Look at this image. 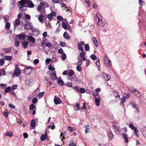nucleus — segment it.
Returning <instances> with one entry per match:
<instances>
[{"mask_svg":"<svg viewBox=\"0 0 146 146\" xmlns=\"http://www.w3.org/2000/svg\"><path fill=\"white\" fill-rule=\"evenodd\" d=\"M42 8L41 7V5H38V7L37 8V11H38L39 12H40V13H41V12H40L41 9H42Z\"/></svg>","mask_w":146,"mask_h":146,"instance_id":"52","label":"nucleus"},{"mask_svg":"<svg viewBox=\"0 0 146 146\" xmlns=\"http://www.w3.org/2000/svg\"><path fill=\"white\" fill-rule=\"evenodd\" d=\"M141 131L143 135L146 137V127L145 126L142 127L141 129Z\"/></svg>","mask_w":146,"mask_h":146,"instance_id":"12","label":"nucleus"},{"mask_svg":"<svg viewBox=\"0 0 146 146\" xmlns=\"http://www.w3.org/2000/svg\"><path fill=\"white\" fill-rule=\"evenodd\" d=\"M71 80L75 82H78V78L76 76H74L72 77L71 79Z\"/></svg>","mask_w":146,"mask_h":146,"instance_id":"30","label":"nucleus"},{"mask_svg":"<svg viewBox=\"0 0 146 146\" xmlns=\"http://www.w3.org/2000/svg\"><path fill=\"white\" fill-rule=\"evenodd\" d=\"M53 125H52L48 126V128H50L52 130L54 129L55 128V127L54 126V123H53Z\"/></svg>","mask_w":146,"mask_h":146,"instance_id":"51","label":"nucleus"},{"mask_svg":"<svg viewBox=\"0 0 146 146\" xmlns=\"http://www.w3.org/2000/svg\"><path fill=\"white\" fill-rule=\"evenodd\" d=\"M48 68L49 70L51 71H53L55 69L54 68L52 67V66L51 64L49 65Z\"/></svg>","mask_w":146,"mask_h":146,"instance_id":"38","label":"nucleus"},{"mask_svg":"<svg viewBox=\"0 0 146 146\" xmlns=\"http://www.w3.org/2000/svg\"><path fill=\"white\" fill-rule=\"evenodd\" d=\"M62 27L65 29H66L68 27L66 24L64 22L62 23Z\"/></svg>","mask_w":146,"mask_h":146,"instance_id":"43","label":"nucleus"},{"mask_svg":"<svg viewBox=\"0 0 146 146\" xmlns=\"http://www.w3.org/2000/svg\"><path fill=\"white\" fill-rule=\"evenodd\" d=\"M30 124L31 127H35V121L34 119H32L31 121Z\"/></svg>","mask_w":146,"mask_h":146,"instance_id":"25","label":"nucleus"},{"mask_svg":"<svg viewBox=\"0 0 146 146\" xmlns=\"http://www.w3.org/2000/svg\"><path fill=\"white\" fill-rule=\"evenodd\" d=\"M129 127L131 129L134 130V129L136 127H134L133 125L132 124H130L129 125Z\"/></svg>","mask_w":146,"mask_h":146,"instance_id":"55","label":"nucleus"},{"mask_svg":"<svg viewBox=\"0 0 146 146\" xmlns=\"http://www.w3.org/2000/svg\"><path fill=\"white\" fill-rule=\"evenodd\" d=\"M74 74V72L72 70H70L68 72V75L69 76H72Z\"/></svg>","mask_w":146,"mask_h":146,"instance_id":"40","label":"nucleus"},{"mask_svg":"<svg viewBox=\"0 0 146 146\" xmlns=\"http://www.w3.org/2000/svg\"><path fill=\"white\" fill-rule=\"evenodd\" d=\"M85 50L86 51H88L90 50V47L89 44H86L84 45Z\"/></svg>","mask_w":146,"mask_h":146,"instance_id":"29","label":"nucleus"},{"mask_svg":"<svg viewBox=\"0 0 146 146\" xmlns=\"http://www.w3.org/2000/svg\"><path fill=\"white\" fill-rule=\"evenodd\" d=\"M28 25H29V30H32L33 29V26L31 23H29Z\"/></svg>","mask_w":146,"mask_h":146,"instance_id":"44","label":"nucleus"},{"mask_svg":"<svg viewBox=\"0 0 146 146\" xmlns=\"http://www.w3.org/2000/svg\"><path fill=\"white\" fill-rule=\"evenodd\" d=\"M47 137V135L42 134L40 136V140L42 141H44Z\"/></svg>","mask_w":146,"mask_h":146,"instance_id":"19","label":"nucleus"},{"mask_svg":"<svg viewBox=\"0 0 146 146\" xmlns=\"http://www.w3.org/2000/svg\"><path fill=\"white\" fill-rule=\"evenodd\" d=\"M56 13L55 12H53L52 13H50L47 15V17L48 19L50 21L52 19L53 17V16H56Z\"/></svg>","mask_w":146,"mask_h":146,"instance_id":"5","label":"nucleus"},{"mask_svg":"<svg viewBox=\"0 0 146 146\" xmlns=\"http://www.w3.org/2000/svg\"><path fill=\"white\" fill-rule=\"evenodd\" d=\"M8 17L7 16H5L4 17V19L5 20V23H7L8 21Z\"/></svg>","mask_w":146,"mask_h":146,"instance_id":"56","label":"nucleus"},{"mask_svg":"<svg viewBox=\"0 0 146 146\" xmlns=\"http://www.w3.org/2000/svg\"><path fill=\"white\" fill-rule=\"evenodd\" d=\"M79 91L80 92V93H84L85 92V89L84 88H80L79 89Z\"/></svg>","mask_w":146,"mask_h":146,"instance_id":"53","label":"nucleus"},{"mask_svg":"<svg viewBox=\"0 0 146 146\" xmlns=\"http://www.w3.org/2000/svg\"><path fill=\"white\" fill-rule=\"evenodd\" d=\"M108 136H109V139L110 140H111L112 139L113 136V135L111 131H109L108 134Z\"/></svg>","mask_w":146,"mask_h":146,"instance_id":"28","label":"nucleus"},{"mask_svg":"<svg viewBox=\"0 0 146 146\" xmlns=\"http://www.w3.org/2000/svg\"><path fill=\"white\" fill-rule=\"evenodd\" d=\"M96 15L98 21H102V17L100 14L98 13L96 14Z\"/></svg>","mask_w":146,"mask_h":146,"instance_id":"32","label":"nucleus"},{"mask_svg":"<svg viewBox=\"0 0 146 146\" xmlns=\"http://www.w3.org/2000/svg\"><path fill=\"white\" fill-rule=\"evenodd\" d=\"M11 47L6 48L5 50V52L7 53H10L11 50Z\"/></svg>","mask_w":146,"mask_h":146,"instance_id":"39","label":"nucleus"},{"mask_svg":"<svg viewBox=\"0 0 146 146\" xmlns=\"http://www.w3.org/2000/svg\"><path fill=\"white\" fill-rule=\"evenodd\" d=\"M39 60L38 59H35L33 62L34 64H37L39 63Z\"/></svg>","mask_w":146,"mask_h":146,"instance_id":"57","label":"nucleus"},{"mask_svg":"<svg viewBox=\"0 0 146 146\" xmlns=\"http://www.w3.org/2000/svg\"><path fill=\"white\" fill-rule=\"evenodd\" d=\"M9 112H3V115L5 116V117H7L8 116V114Z\"/></svg>","mask_w":146,"mask_h":146,"instance_id":"60","label":"nucleus"},{"mask_svg":"<svg viewBox=\"0 0 146 146\" xmlns=\"http://www.w3.org/2000/svg\"><path fill=\"white\" fill-rule=\"evenodd\" d=\"M66 29H68L70 33H72V29L71 28V27L70 25H69L68 26Z\"/></svg>","mask_w":146,"mask_h":146,"instance_id":"63","label":"nucleus"},{"mask_svg":"<svg viewBox=\"0 0 146 146\" xmlns=\"http://www.w3.org/2000/svg\"><path fill=\"white\" fill-rule=\"evenodd\" d=\"M134 131V134H135V135L137 136L138 137V135H137V133H138V131L137 130V128H135L134 130H133Z\"/></svg>","mask_w":146,"mask_h":146,"instance_id":"48","label":"nucleus"},{"mask_svg":"<svg viewBox=\"0 0 146 146\" xmlns=\"http://www.w3.org/2000/svg\"><path fill=\"white\" fill-rule=\"evenodd\" d=\"M28 45V42H24L22 43V45L23 46V48L25 49L27 48Z\"/></svg>","mask_w":146,"mask_h":146,"instance_id":"20","label":"nucleus"},{"mask_svg":"<svg viewBox=\"0 0 146 146\" xmlns=\"http://www.w3.org/2000/svg\"><path fill=\"white\" fill-rule=\"evenodd\" d=\"M85 54L84 51L83 52H82L80 54V57L82 58V60L83 61H85L86 59V58L85 56Z\"/></svg>","mask_w":146,"mask_h":146,"instance_id":"8","label":"nucleus"},{"mask_svg":"<svg viewBox=\"0 0 146 146\" xmlns=\"http://www.w3.org/2000/svg\"><path fill=\"white\" fill-rule=\"evenodd\" d=\"M21 73L20 69H15L14 71V74L16 75H19Z\"/></svg>","mask_w":146,"mask_h":146,"instance_id":"14","label":"nucleus"},{"mask_svg":"<svg viewBox=\"0 0 146 146\" xmlns=\"http://www.w3.org/2000/svg\"><path fill=\"white\" fill-rule=\"evenodd\" d=\"M5 23V27L7 30H8L9 29L10 26V23H8V22H7V23Z\"/></svg>","mask_w":146,"mask_h":146,"instance_id":"35","label":"nucleus"},{"mask_svg":"<svg viewBox=\"0 0 146 146\" xmlns=\"http://www.w3.org/2000/svg\"><path fill=\"white\" fill-rule=\"evenodd\" d=\"M4 59L8 61H10L12 59V57L11 56H5Z\"/></svg>","mask_w":146,"mask_h":146,"instance_id":"26","label":"nucleus"},{"mask_svg":"<svg viewBox=\"0 0 146 146\" xmlns=\"http://www.w3.org/2000/svg\"><path fill=\"white\" fill-rule=\"evenodd\" d=\"M93 41L95 44V45L97 47L98 46V43L97 41V40L96 38L95 37H93L92 38Z\"/></svg>","mask_w":146,"mask_h":146,"instance_id":"21","label":"nucleus"},{"mask_svg":"<svg viewBox=\"0 0 146 146\" xmlns=\"http://www.w3.org/2000/svg\"><path fill=\"white\" fill-rule=\"evenodd\" d=\"M20 23V20L18 19H16L14 23V26L15 27H17V25H19Z\"/></svg>","mask_w":146,"mask_h":146,"instance_id":"16","label":"nucleus"},{"mask_svg":"<svg viewBox=\"0 0 146 146\" xmlns=\"http://www.w3.org/2000/svg\"><path fill=\"white\" fill-rule=\"evenodd\" d=\"M1 71L3 75L5 76L6 75L5 71L4 69H3L1 70Z\"/></svg>","mask_w":146,"mask_h":146,"instance_id":"58","label":"nucleus"},{"mask_svg":"<svg viewBox=\"0 0 146 146\" xmlns=\"http://www.w3.org/2000/svg\"><path fill=\"white\" fill-rule=\"evenodd\" d=\"M123 136L124 139H125V143H128V139L126 135L125 134H123Z\"/></svg>","mask_w":146,"mask_h":146,"instance_id":"34","label":"nucleus"},{"mask_svg":"<svg viewBox=\"0 0 146 146\" xmlns=\"http://www.w3.org/2000/svg\"><path fill=\"white\" fill-rule=\"evenodd\" d=\"M131 96V94L128 93L127 94H125V95L124 96L126 99H128Z\"/></svg>","mask_w":146,"mask_h":146,"instance_id":"64","label":"nucleus"},{"mask_svg":"<svg viewBox=\"0 0 146 146\" xmlns=\"http://www.w3.org/2000/svg\"><path fill=\"white\" fill-rule=\"evenodd\" d=\"M28 39L30 42L32 43L34 42L35 40V38L32 36L30 35L27 36Z\"/></svg>","mask_w":146,"mask_h":146,"instance_id":"10","label":"nucleus"},{"mask_svg":"<svg viewBox=\"0 0 146 146\" xmlns=\"http://www.w3.org/2000/svg\"><path fill=\"white\" fill-rule=\"evenodd\" d=\"M78 46L79 50H80L82 52H83L84 51V49L82 45L78 42Z\"/></svg>","mask_w":146,"mask_h":146,"instance_id":"27","label":"nucleus"},{"mask_svg":"<svg viewBox=\"0 0 146 146\" xmlns=\"http://www.w3.org/2000/svg\"><path fill=\"white\" fill-rule=\"evenodd\" d=\"M25 82L27 85L31 86L33 84L34 81L33 79L29 78L25 80Z\"/></svg>","mask_w":146,"mask_h":146,"instance_id":"1","label":"nucleus"},{"mask_svg":"<svg viewBox=\"0 0 146 146\" xmlns=\"http://www.w3.org/2000/svg\"><path fill=\"white\" fill-rule=\"evenodd\" d=\"M13 134L12 132L9 131L7 133L5 134V136H9L10 137H11L13 136Z\"/></svg>","mask_w":146,"mask_h":146,"instance_id":"22","label":"nucleus"},{"mask_svg":"<svg viewBox=\"0 0 146 146\" xmlns=\"http://www.w3.org/2000/svg\"><path fill=\"white\" fill-rule=\"evenodd\" d=\"M78 65L79 66H81V64H82V59L81 60L79 58H78Z\"/></svg>","mask_w":146,"mask_h":146,"instance_id":"50","label":"nucleus"},{"mask_svg":"<svg viewBox=\"0 0 146 146\" xmlns=\"http://www.w3.org/2000/svg\"><path fill=\"white\" fill-rule=\"evenodd\" d=\"M59 3L61 5H62V7H64V9L66 11H69V9H68V8L67 7V5L66 4H64L63 3V1L61 0L59 2Z\"/></svg>","mask_w":146,"mask_h":146,"instance_id":"7","label":"nucleus"},{"mask_svg":"<svg viewBox=\"0 0 146 146\" xmlns=\"http://www.w3.org/2000/svg\"><path fill=\"white\" fill-rule=\"evenodd\" d=\"M37 101V99L36 98H34L32 100V103L33 104H36Z\"/></svg>","mask_w":146,"mask_h":146,"instance_id":"45","label":"nucleus"},{"mask_svg":"<svg viewBox=\"0 0 146 146\" xmlns=\"http://www.w3.org/2000/svg\"><path fill=\"white\" fill-rule=\"evenodd\" d=\"M63 36L67 40L69 39L70 38V36H68V33L66 32L64 33Z\"/></svg>","mask_w":146,"mask_h":146,"instance_id":"17","label":"nucleus"},{"mask_svg":"<svg viewBox=\"0 0 146 146\" xmlns=\"http://www.w3.org/2000/svg\"><path fill=\"white\" fill-rule=\"evenodd\" d=\"M65 85L66 86L68 87H72V85L71 82H68L67 83H66Z\"/></svg>","mask_w":146,"mask_h":146,"instance_id":"49","label":"nucleus"},{"mask_svg":"<svg viewBox=\"0 0 146 146\" xmlns=\"http://www.w3.org/2000/svg\"><path fill=\"white\" fill-rule=\"evenodd\" d=\"M26 1H28V0H21L19 2L20 5H21L20 8L21 10H23L24 7H27V6L24 5L25 4L27 3Z\"/></svg>","mask_w":146,"mask_h":146,"instance_id":"2","label":"nucleus"},{"mask_svg":"<svg viewBox=\"0 0 146 146\" xmlns=\"http://www.w3.org/2000/svg\"><path fill=\"white\" fill-rule=\"evenodd\" d=\"M35 105L34 104H32L30 105L29 106V109L30 110H33L34 108Z\"/></svg>","mask_w":146,"mask_h":146,"instance_id":"46","label":"nucleus"},{"mask_svg":"<svg viewBox=\"0 0 146 146\" xmlns=\"http://www.w3.org/2000/svg\"><path fill=\"white\" fill-rule=\"evenodd\" d=\"M57 83L59 85L61 86H63L64 84V82L62 81V80L60 79L59 78H58V81Z\"/></svg>","mask_w":146,"mask_h":146,"instance_id":"15","label":"nucleus"},{"mask_svg":"<svg viewBox=\"0 0 146 146\" xmlns=\"http://www.w3.org/2000/svg\"><path fill=\"white\" fill-rule=\"evenodd\" d=\"M43 16L42 15H39L38 16V19H39L40 22H41L43 20Z\"/></svg>","mask_w":146,"mask_h":146,"instance_id":"37","label":"nucleus"},{"mask_svg":"<svg viewBox=\"0 0 146 146\" xmlns=\"http://www.w3.org/2000/svg\"><path fill=\"white\" fill-rule=\"evenodd\" d=\"M17 36L20 40H24L26 38V35L25 34L22 33L17 35Z\"/></svg>","mask_w":146,"mask_h":146,"instance_id":"4","label":"nucleus"},{"mask_svg":"<svg viewBox=\"0 0 146 146\" xmlns=\"http://www.w3.org/2000/svg\"><path fill=\"white\" fill-rule=\"evenodd\" d=\"M90 57L91 59L94 60H95L97 58V57L96 55L94 54H92L90 56Z\"/></svg>","mask_w":146,"mask_h":146,"instance_id":"33","label":"nucleus"},{"mask_svg":"<svg viewBox=\"0 0 146 146\" xmlns=\"http://www.w3.org/2000/svg\"><path fill=\"white\" fill-rule=\"evenodd\" d=\"M101 100L95 99V104L97 106H99L100 105V101Z\"/></svg>","mask_w":146,"mask_h":146,"instance_id":"31","label":"nucleus"},{"mask_svg":"<svg viewBox=\"0 0 146 146\" xmlns=\"http://www.w3.org/2000/svg\"><path fill=\"white\" fill-rule=\"evenodd\" d=\"M136 103H135V101L133 100L132 101H131L130 102V103L129 105H131L132 107Z\"/></svg>","mask_w":146,"mask_h":146,"instance_id":"54","label":"nucleus"},{"mask_svg":"<svg viewBox=\"0 0 146 146\" xmlns=\"http://www.w3.org/2000/svg\"><path fill=\"white\" fill-rule=\"evenodd\" d=\"M26 1L27 4L29 5L27 6V7L30 8H33L34 7V5L31 1L28 0V1Z\"/></svg>","mask_w":146,"mask_h":146,"instance_id":"9","label":"nucleus"},{"mask_svg":"<svg viewBox=\"0 0 146 146\" xmlns=\"http://www.w3.org/2000/svg\"><path fill=\"white\" fill-rule=\"evenodd\" d=\"M134 93L138 98H139L141 96L140 93L137 90H135L134 92Z\"/></svg>","mask_w":146,"mask_h":146,"instance_id":"18","label":"nucleus"},{"mask_svg":"<svg viewBox=\"0 0 146 146\" xmlns=\"http://www.w3.org/2000/svg\"><path fill=\"white\" fill-rule=\"evenodd\" d=\"M105 24V23L104 21L102 22V21H98V23H97L98 25L99 26L103 27Z\"/></svg>","mask_w":146,"mask_h":146,"instance_id":"13","label":"nucleus"},{"mask_svg":"<svg viewBox=\"0 0 146 146\" xmlns=\"http://www.w3.org/2000/svg\"><path fill=\"white\" fill-rule=\"evenodd\" d=\"M44 94V92H42L39 93L38 95V96L40 98H41L42 97Z\"/></svg>","mask_w":146,"mask_h":146,"instance_id":"59","label":"nucleus"},{"mask_svg":"<svg viewBox=\"0 0 146 146\" xmlns=\"http://www.w3.org/2000/svg\"><path fill=\"white\" fill-rule=\"evenodd\" d=\"M4 63V60L3 59L1 58L0 59V65H3Z\"/></svg>","mask_w":146,"mask_h":146,"instance_id":"47","label":"nucleus"},{"mask_svg":"<svg viewBox=\"0 0 146 146\" xmlns=\"http://www.w3.org/2000/svg\"><path fill=\"white\" fill-rule=\"evenodd\" d=\"M11 88L9 87H8L7 88H6L5 90V92L7 93L9 92H10L11 90Z\"/></svg>","mask_w":146,"mask_h":146,"instance_id":"42","label":"nucleus"},{"mask_svg":"<svg viewBox=\"0 0 146 146\" xmlns=\"http://www.w3.org/2000/svg\"><path fill=\"white\" fill-rule=\"evenodd\" d=\"M106 59L104 60V63L105 64L108 66H110L111 65V61L108 58H106Z\"/></svg>","mask_w":146,"mask_h":146,"instance_id":"11","label":"nucleus"},{"mask_svg":"<svg viewBox=\"0 0 146 146\" xmlns=\"http://www.w3.org/2000/svg\"><path fill=\"white\" fill-rule=\"evenodd\" d=\"M94 97L95 99L101 100V99L100 97L99 94L98 93H96V94H93Z\"/></svg>","mask_w":146,"mask_h":146,"instance_id":"23","label":"nucleus"},{"mask_svg":"<svg viewBox=\"0 0 146 146\" xmlns=\"http://www.w3.org/2000/svg\"><path fill=\"white\" fill-rule=\"evenodd\" d=\"M102 76L106 80L108 81L111 78V76L108 75L106 73L102 72Z\"/></svg>","mask_w":146,"mask_h":146,"instance_id":"3","label":"nucleus"},{"mask_svg":"<svg viewBox=\"0 0 146 146\" xmlns=\"http://www.w3.org/2000/svg\"><path fill=\"white\" fill-rule=\"evenodd\" d=\"M54 102L55 104L57 105L61 103V101L60 98L55 96L54 99Z\"/></svg>","mask_w":146,"mask_h":146,"instance_id":"6","label":"nucleus"},{"mask_svg":"<svg viewBox=\"0 0 146 146\" xmlns=\"http://www.w3.org/2000/svg\"><path fill=\"white\" fill-rule=\"evenodd\" d=\"M61 58L62 60H64L66 58V55L65 53H63L62 55Z\"/></svg>","mask_w":146,"mask_h":146,"instance_id":"41","label":"nucleus"},{"mask_svg":"<svg viewBox=\"0 0 146 146\" xmlns=\"http://www.w3.org/2000/svg\"><path fill=\"white\" fill-rule=\"evenodd\" d=\"M57 19L58 20H59L60 21H62L63 20V18L61 16H58L57 17Z\"/></svg>","mask_w":146,"mask_h":146,"instance_id":"62","label":"nucleus"},{"mask_svg":"<svg viewBox=\"0 0 146 146\" xmlns=\"http://www.w3.org/2000/svg\"><path fill=\"white\" fill-rule=\"evenodd\" d=\"M9 107L13 109H15V106L11 104H9Z\"/></svg>","mask_w":146,"mask_h":146,"instance_id":"61","label":"nucleus"},{"mask_svg":"<svg viewBox=\"0 0 146 146\" xmlns=\"http://www.w3.org/2000/svg\"><path fill=\"white\" fill-rule=\"evenodd\" d=\"M132 107L137 110V112H139V106L137 104H136L134 105V106H133Z\"/></svg>","mask_w":146,"mask_h":146,"instance_id":"36","label":"nucleus"},{"mask_svg":"<svg viewBox=\"0 0 146 146\" xmlns=\"http://www.w3.org/2000/svg\"><path fill=\"white\" fill-rule=\"evenodd\" d=\"M51 76H54V78H52V77H51V78L53 80H56L57 79V77L56 75L55 72L54 71L53 72V73H52V75Z\"/></svg>","mask_w":146,"mask_h":146,"instance_id":"24","label":"nucleus"}]
</instances>
